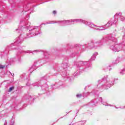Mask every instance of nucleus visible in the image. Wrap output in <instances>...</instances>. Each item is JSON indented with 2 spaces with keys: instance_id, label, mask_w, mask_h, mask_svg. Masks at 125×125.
<instances>
[{
  "instance_id": "obj_48",
  "label": "nucleus",
  "mask_w": 125,
  "mask_h": 125,
  "mask_svg": "<svg viewBox=\"0 0 125 125\" xmlns=\"http://www.w3.org/2000/svg\"><path fill=\"white\" fill-rule=\"evenodd\" d=\"M34 1H36V0H34Z\"/></svg>"
},
{
  "instance_id": "obj_8",
  "label": "nucleus",
  "mask_w": 125,
  "mask_h": 125,
  "mask_svg": "<svg viewBox=\"0 0 125 125\" xmlns=\"http://www.w3.org/2000/svg\"><path fill=\"white\" fill-rule=\"evenodd\" d=\"M75 65L77 68H81V66H86L87 67H91V62H75Z\"/></svg>"
},
{
  "instance_id": "obj_7",
  "label": "nucleus",
  "mask_w": 125,
  "mask_h": 125,
  "mask_svg": "<svg viewBox=\"0 0 125 125\" xmlns=\"http://www.w3.org/2000/svg\"><path fill=\"white\" fill-rule=\"evenodd\" d=\"M39 34H41L40 32V28L39 26H35L34 28L29 30V33L26 34V37H25V39L32 38L33 36H37Z\"/></svg>"
},
{
  "instance_id": "obj_24",
  "label": "nucleus",
  "mask_w": 125,
  "mask_h": 125,
  "mask_svg": "<svg viewBox=\"0 0 125 125\" xmlns=\"http://www.w3.org/2000/svg\"><path fill=\"white\" fill-rule=\"evenodd\" d=\"M104 29H100L99 28H95V30H97V31H103V30H106V27H105V26H104Z\"/></svg>"
},
{
  "instance_id": "obj_23",
  "label": "nucleus",
  "mask_w": 125,
  "mask_h": 125,
  "mask_svg": "<svg viewBox=\"0 0 125 125\" xmlns=\"http://www.w3.org/2000/svg\"><path fill=\"white\" fill-rule=\"evenodd\" d=\"M82 96L83 97V93L76 95V97H77V98H81V97H82Z\"/></svg>"
},
{
  "instance_id": "obj_18",
  "label": "nucleus",
  "mask_w": 125,
  "mask_h": 125,
  "mask_svg": "<svg viewBox=\"0 0 125 125\" xmlns=\"http://www.w3.org/2000/svg\"><path fill=\"white\" fill-rule=\"evenodd\" d=\"M80 75V70L78 69L76 71H75L74 74V77H78V76Z\"/></svg>"
},
{
  "instance_id": "obj_45",
  "label": "nucleus",
  "mask_w": 125,
  "mask_h": 125,
  "mask_svg": "<svg viewBox=\"0 0 125 125\" xmlns=\"http://www.w3.org/2000/svg\"><path fill=\"white\" fill-rule=\"evenodd\" d=\"M105 106H108V105H107V104H105Z\"/></svg>"
},
{
  "instance_id": "obj_54",
  "label": "nucleus",
  "mask_w": 125,
  "mask_h": 125,
  "mask_svg": "<svg viewBox=\"0 0 125 125\" xmlns=\"http://www.w3.org/2000/svg\"><path fill=\"white\" fill-rule=\"evenodd\" d=\"M55 88H57V87Z\"/></svg>"
},
{
  "instance_id": "obj_26",
  "label": "nucleus",
  "mask_w": 125,
  "mask_h": 125,
  "mask_svg": "<svg viewBox=\"0 0 125 125\" xmlns=\"http://www.w3.org/2000/svg\"><path fill=\"white\" fill-rule=\"evenodd\" d=\"M120 19L121 21H125V18L123 17L122 16H120Z\"/></svg>"
},
{
  "instance_id": "obj_41",
  "label": "nucleus",
  "mask_w": 125,
  "mask_h": 125,
  "mask_svg": "<svg viewBox=\"0 0 125 125\" xmlns=\"http://www.w3.org/2000/svg\"><path fill=\"white\" fill-rule=\"evenodd\" d=\"M32 9V12H34V10H33V9Z\"/></svg>"
},
{
  "instance_id": "obj_50",
  "label": "nucleus",
  "mask_w": 125,
  "mask_h": 125,
  "mask_svg": "<svg viewBox=\"0 0 125 125\" xmlns=\"http://www.w3.org/2000/svg\"><path fill=\"white\" fill-rule=\"evenodd\" d=\"M29 98H31V96H29Z\"/></svg>"
},
{
  "instance_id": "obj_32",
  "label": "nucleus",
  "mask_w": 125,
  "mask_h": 125,
  "mask_svg": "<svg viewBox=\"0 0 125 125\" xmlns=\"http://www.w3.org/2000/svg\"><path fill=\"white\" fill-rule=\"evenodd\" d=\"M5 67V65H0V69H3Z\"/></svg>"
},
{
  "instance_id": "obj_46",
  "label": "nucleus",
  "mask_w": 125,
  "mask_h": 125,
  "mask_svg": "<svg viewBox=\"0 0 125 125\" xmlns=\"http://www.w3.org/2000/svg\"><path fill=\"white\" fill-rule=\"evenodd\" d=\"M116 109H118V107H116Z\"/></svg>"
},
{
  "instance_id": "obj_49",
  "label": "nucleus",
  "mask_w": 125,
  "mask_h": 125,
  "mask_svg": "<svg viewBox=\"0 0 125 125\" xmlns=\"http://www.w3.org/2000/svg\"><path fill=\"white\" fill-rule=\"evenodd\" d=\"M6 53H8V52H7Z\"/></svg>"
},
{
  "instance_id": "obj_4",
  "label": "nucleus",
  "mask_w": 125,
  "mask_h": 125,
  "mask_svg": "<svg viewBox=\"0 0 125 125\" xmlns=\"http://www.w3.org/2000/svg\"><path fill=\"white\" fill-rule=\"evenodd\" d=\"M115 37H116V35L110 34L108 35L105 38H103L101 40L96 42V44L97 46V48H98V47L103 46V45H104V43L107 42V40H109V42H117V39L115 38Z\"/></svg>"
},
{
  "instance_id": "obj_53",
  "label": "nucleus",
  "mask_w": 125,
  "mask_h": 125,
  "mask_svg": "<svg viewBox=\"0 0 125 125\" xmlns=\"http://www.w3.org/2000/svg\"><path fill=\"white\" fill-rule=\"evenodd\" d=\"M68 47H69V45H68Z\"/></svg>"
},
{
  "instance_id": "obj_9",
  "label": "nucleus",
  "mask_w": 125,
  "mask_h": 125,
  "mask_svg": "<svg viewBox=\"0 0 125 125\" xmlns=\"http://www.w3.org/2000/svg\"><path fill=\"white\" fill-rule=\"evenodd\" d=\"M23 25L24 26H28L29 24L28 22L25 21V19L23 20H21L20 23V26H19L18 28L16 30L17 33H22V28H23Z\"/></svg>"
},
{
  "instance_id": "obj_19",
  "label": "nucleus",
  "mask_w": 125,
  "mask_h": 125,
  "mask_svg": "<svg viewBox=\"0 0 125 125\" xmlns=\"http://www.w3.org/2000/svg\"><path fill=\"white\" fill-rule=\"evenodd\" d=\"M83 97H87L88 95L90 94V93L87 92V93H83Z\"/></svg>"
},
{
  "instance_id": "obj_5",
  "label": "nucleus",
  "mask_w": 125,
  "mask_h": 125,
  "mask_svg": "<svg viewBox=\"0 0 125 125\" xmlns=\"http://www.w3.org/2000/svg\"><path fill=\"white\" fill-rule=\"evenodd\" d=\"M42 80H40V82L38 83H34L33 85H34V86H40V85H41L40 84H41V88L42 89V91H43L42 93H45L46 91H47L48 89V84H47V83H46L45 81L47 80V78L46 76H44L42 77Z\"/></svg>"
},
{
  "instance_id": "obj_42",
  "label": "nucleus",
  "mask_w": 125,
  "mask_h": 125,
  "mask_svg": "<svg viewBox=\"0 0 125 125\" xmlns=\"http://www.w3.org/2000/svg\"><path fill=\"white\" fill-rule=\"evenodd\" d=\"M78 113H79V111H78L76 113V115L77 114H78Z\"/></svg>"
},
{
  "instance_id": "obj_17",
  "label": "nucleus",
  "mask_w": 125,
  "mask_h": 125,
  "mask_svg": "<svg viewBox=\"0 0 125 125\" xmlns=\"http://www.w3.org/2000/svg\"><path fill=\"white\" fill-rule=\"evenodd\" d=\"M123 59H122L121 58L118 57L116 59L115 62H114V64H118V63H120L121 61H123Z\"/></svg>"
},
{
  "instance_id": "obj_43",
  "label": "nucleus",
  "mask_w": 125,
  "mask_h": 125,
  "mask_svg": "<svg viewBox=\"0 0 125 125\" xmlns=\"http://www.w3.org/2000/svg\"><path fill=\"white\" fill-rule=\"evenodd\" d=\"M124 108H125V106H124V107L122 108V109H124Z\"/></svg>"
},
{
  "instance_id": "obj_21",
  "label": "nucleus",
  "mask_w": 125,
  "mask_h": 125,
  "mask_svg": "<svg viewBox=\"0 0 125 125\" xmlns=\"http://www.w3.org/2000/svg\"><path fill=\"white\" fill-rule=\"evenodd\" d=\"M62 76L63 77V78H66L67 77V72H63L62 73Z\"/></svg>"
},
{
  "instance_id": "obj_33",
  "label": "nucleus",
  "mask_w": 125,
  "mask_h": 125,
  "mask_svg": "<svg viewBox=\"0 0 125 125\" xmlns=\"http://www.w3.org/2000/svg\"><path fill=\"white\" fill-rule=\"evenodd\" d=\"M14 125V121H13V120L12 119L11 121L10 125Z\"/></svg>"
},
{
  "instance_id": "obj_36",
  "label": "nucleus",
  "mask_w": 125,
  "mask_h": 125,
  "mask_svg": "<svg viewBox=\"0 0 125 125\" xmlns=\"http://www.w3.org/2000/svg\"><path fill=\"white\" fill-rule=\"evenodd\" d=\"M57 13V12L56 11H53V14H56Z\"/></svg>"
},
{
  "instance_id": "obj_40",
  "label": "nucleus",
  "mask_w": 125,
  "mask_h": 125,
  "mask_svg": "<svg viewBox=\"0 0 125 125\" xmlns=\"http://www.w3.org/2000/svg\"><path fill=\"white\" fill-rule=\"evenodd\" d=\"M26 17H27V18H29L30 17V16H29V15H27L26 16Z\"/></svg>"
},
{
  "instance_id": "obj_35",
  "label": "nucleus",
  "mask_w": 125,
  "mask_h": 125,
  "mask_svg": "<svg viewBox=\"0 0 125 125\" xmlns=\"http://www.w3.org/2000/svg\"><path fill=\"white\" fill-rule=\"evenodd\" d=\"M43 54H44V55L45 56V57H46V55H47V53L44 52L43 53Z\"/></svg>"
},
{
  "instance_id": "obj_27",
  "label": "nucleus",
  "mask_w": 125,
  "mask_h": 125,
  "mask_svg": "<svg viewBox=\"0 0 125 125\" xmlns=\"http://www.w3.org/2000/svg\"><path fill=\"white\" fill-rule=\"evenodd\" d=\"M24 8L26 9L25 11H28L30 9H27V8H29V7L28 6V5H24Z\"/></svg>"
},
{
  "instance_id": "obj_25",
  "label": "nucleus",
  "mask_w": 125,
  "mask_h": 125,
  "mask_svg": "<svg viewBox=\"0 0 125 125\" xmlns=\"http://www.w3.org/2000/svg\"><path fill=\"white\" fill-rule=\"evenodd\" d=\"M120 74H121V75H125V69H123L122 70H121L120 72Z\"/></svg>"
},
{
  "instance_id": "obj_15",
  "label": "nucleus",
  "mask_w": 125,
  "mask_h": 125,
  "mask_svg": "<svg viewBox=\"0 0 125 125\" xmlns=\"http://www.w3.org/2000/svg\"><path fill=\"white\" fill-rule=\"evenodd\" d=\"M97 55H98V53L97 52H95L90 59V61H93L94 60H95V58H96V56H97Z\"/></svg>"
},
{
  "instance_id": "obj_39",
  "label": "nucleus",
  "mask_w": 125,
  "mask_h": 125,
  "mask_svg": "<svg viewBox=\"0 0 125 125\" xmlns=\"http://www.w3.org/2000/svg\"><path fill=\"white\" fill-rule=\"evenodd\" d=\"M107 69H109V71H111V70H112V68H109V67H107Z\"/></svg>"
},
{
  "instance_id": "obj_44",
  "label": "nucleus",
  "mask_w": 125,
  "mask_h": 125,
  "mask_svg": "<svg viewBox=\"0 0 125 125\" xmlns=\"http://www.w3.org/2000/svg\"><path fill=\"white\" fill-rule=\"evenodd\" d=\"M111 67V65H109V67Z\"/></svg>"
},
{
  "instance_id": "obj_3",
  "label": "nucleus",
  "mask_w": 125,
  "mask_h": 125,
  "mask_svg": "<svg viewBox=\"0 0 125 125\" xmlns=\"http://www.w3.org/2000/svg\"><path fill=\"white\" fill-rule=\"evenodd\" d=\"M81 21H82L81 19H72L69 20L59 21H55L54 22H47L46 24H55V23H58L60 26H68L69 25H73V24H75V22L76 23H81Z\"/></svg>"
},
{
  "instance_id": "obj_10",
  "label": "nucleus",
  "mask_w": 125,
  "mask_h": 125,
  "mask_svg": "<svg viewBox=\"0 0 125 125\" xmlns=\"http://www.w3.org/2000/svg\"><path fill=\"white\" fill-rule=\"evenodd\" d=\"M118 22V19H115L114 20L113 19H110L107 23L104 25V27L105 29H108L109 27L112 26V25H115Z\"/></svg>"
},
{
  "instance_id": "obj_12",
  "label": "nucleus",
  "mask_w": 125,
  "mask_h": 125,
  "mask_svg": "<svg viewBox=\"0 0 125 125\" xmlns=\"http://www.w3.org/2000/svg\"><path fill=\"white\" fill-rule=\"evenodd\" d=\"M98 103V101L97 99H94L91 101L90 103H88V105L89 106H91L92 107H94V106H96Z\"/></svg>"
},
{
  "instance_id": "obj_11",
  "label": "nucleus",
  "mask_w": 125,
  "mask_h": 125,
  "mask_svg": "<svg viewBox=\"0 0 125 125\" xmlns=\"http://www.w3.org/2000/svg\"><path fill=\"white\" fill-rule=\"evenodd\" d=\"M81 21H81L80 23H83V24H85V25H87V26L90 27V28H93V27L96 26V25H95L93 23L91 22H89L83 20H81Z\"/></svg>"
},
{
  "instance_id": "obj_31",
  "label": "nucleus",
  "mask_w": 125,
  "mask_h": 125,
  "mask_svg": "<svg viewBox=\"0 0 125 125\" xmlns=\"http://www.w3.org/2000/svg\"><path fill=\"white\" fill-rule=\"evenodd\" d=\"M96 91H98V90H97V89H95V90H93L92 92V93H94V94H96Z\"/></svg>"
},
{
  "instance_id": "obj_34",
  "label": "nucleus",
  "mask_w": 125,
  "mask_h": 125,
  "mask_svg": "<svg viewBox=\"0 0 125 125\" xmlns=\"http://www.w3.org/2000/svg\"><path fill=\"white\" fill-rule=\"evenodd\" d=\"M102 97H100L99 98V101H100L101 102H102V104H103V102H102Z\"/></svg>"
},
{
  "instance_id": "obj_37",
  "label": "nucleus",
  "mask_w": 125,
  "mask_h": 125,
  "mask_svg": "<svg viewBox=\"0 0 125 125\" xmlns=\"http://www.w3.org/2000/svg\"><path fill=\"white\" fill-rule=\"evenodd\" d=\"M4 125H7V121L6 120L5 121V122L4 123Z\"/></svg>"
},
{
  "instance_id": "obj_2",
  "label": "nucleus",
  "mask_w": 125,
  "mask_h": 125,
  "mask_svg": "<svg viewBox=\"0 0 125 125\" xmlns=\"http://www.w3.org/2000/svg\"><path fill=\"white\" fill-rule=\"evenodd\" d=\"M108 76L106 75L101 80L98 81V87H101V88H104V89H108L110 88L112 85H114V83L111 82V83H110V80H107Z\"/></svg>"
},
{
  "instance_id": "obj_51",
  "label": "nucleus",
  "mask_w": 125,
  "mask_h": 125,
  "mask_svg": "<svg viewBox=\"0 0 125 125\" xmlns=\"http://www.w3.org/2000/svg\"><path fill=\"white\" fill-rule=\"evenodd\" d=\"M109 106H112V105H109Z\"/></svg>"
},
{
  "instance_id": "obj_14",
  "label": "nucleus",
  "mask_w": 125,
  "mask_h": 125,
  "mask_svg": "<svg viewBox=\"0 0 125 125\" xmlns=\"http://www.w3.org/2000/svg\"><path fill=\"white\" fill-rule=\"evenodd\" d=\"M85 124V121H80L74 124H71L69 125H83Z\"/></svg>"
},
{
  "instance_id": "obj_47",
  "label": "nucleus",
  "mask_w": 125,
  "mask_h": 125,
  "mask_svg": "<svg viewBox=\"0 0 125 125\" xmlns=\"http://www.w3.org/2000/svg\"><path fill=\"white\" fill-rule=\"evenodd\" d=\"M56 75H57V74H55V76H56Z\"/></svg>"
},
{
  "instance_id": "obj_29",
  "label": "nucleus",
  "mask_w": 125,
  "mask_h": 125,
  "mask_svg": "<svg viewBox=\"0 0 125 125\" xmlns=\"http://www.w3.org/2000/svg\"><path fill=\"white\" fill-rule=\"evenodd\" d=\"M21 78L22 79H25V78H26V73L22 74V75H21Z\"/></svg>"
},
{
  "instance_id": "obj_30",
  "label": "nucleus",
  "mask_w": 125,
  "mask_h": 125,
  "mask_svg": "<svg viewBox=\"0 0 125 125\" xmlns=\"http://www.w3.org/2000/svg\"><path fill=\"white\" fill-rule=\"evenodd\" d=\"M14 89V87H11L9 88V92H10V91H12V90H13Z\"/></svg>"
},
{
  "instance_id": "obj_13",
  "label": "nucleus",
  "mask_w": 125,
  "mask_h": 125,
  "mask_svg": "<svg viewBox=\"0 0 125 125\" xmlns=\"http://www.w3.org/2000/svg\"><path fill=\"white\" fill-rule=\"evenodd\" d=\"M36 69L37 67H36V66L35 65H33L29 68L28 71L30 74H32V73H33V72H34V71H35V70H36Z\"/></svg>"
},
{
  "instance_id": "obj_1",
  "label": "nucleus",
  "mask_w": 125,
  "mask_h": 125,
  "mask_svg": "<svg viewBox=\"0 0 125 125\" xmlns=\"http://www.w3.org/2000/svg\"><path fill=\"white\" fill-rule=\"evenodd\" d=\"M22 42L23 39H22L21 36H20L16 39L14 43L11 44L10 47H7L6 50L7 52H9L10 49H17L18 52L15 58H12L10 60L9 62L10 64H12V63L16 62L17 61L20 62L21 61V56H20L21 53H23V52L25 53H34V52H39L40 51V50H34L33 51H32L31 50H27L25 51L23 50L21 47H19V44L22 43Z\"/></svg>"
},
{
  "instance_id": "obj_52",
  "label": "nucleus",
  "mask_w": 125,
  "mask_h": 125,
  "mask_svg": "<svg viewBox=\"0 0 125 125\" xmlns=\"http://www.w3.org/2000/svg\"><path fill=\"white\" fill-rule=\"evenodd\" d=\"M69 112H68L67 114H69Z\"/></svg>"
},
{
  "instance_id": "obj_22",
  "label": "nucleus",
  "mask_w": 125,
  "mask_h": 125,
  "mask_svg": "<svg viewBox=\"0 0 125 125\" xmlns=\"http://www.w3.org/2000/svg\"><path fill=\"white\" fill-rule=\"evenodd\" d=\"M7 73L8 75H9L10 77H14V73H13V74L11 73L10 72V71H8Z\"/></svg>"
},
{
  "instance_id": "obj_6",
  "label": "nucleus",
  "mask_w": 125,
  "mask_h": 125,
  "mask_svg": "<svg viewBox=\"0 0 125 125\" xmlns=\"http://www.w3.org/2000/svg\"><path fill=\"white\" fill-rule=\"evenodd\" d=\"M76 47H79L81 49L84 48H88L89 49H92L95 48V49H97V46L96 45V42H95L94 40H91L88 42L87 45L85 44L84 45H82L80 44H76Z\"/></svg>"
},
{
  "instance_id": "obj_16",
  "label": "nucleus",
  "mask_w": 125,
  "mask_h": 125,
  "mask_svg": "<svg viewBox=\"0 0 125 125\" xmlns=\"http://www.w3.org/2000/svg\"><path fill=\"white\" fill-rule=\"evenodd\" d=\"M62 67L63 68V69H67L69 67V64L67 62H63L62 64Z\"/></svg>"
},
{
  "instance_id": "obj_28",
  "label": "nucleus",
  "mask_w": 125,
  "mask_h": 125,
  "mask_svg": "<svg viewBox=\"0 0 125 125\" xmlns=\"http://www.w3.org/2000/svg\"><path fill=\"white\" fill-rule=\"evenodd\" d=\"M57 84H58V85H61V84H60V83H59L58 84L57 83H55V84H52V88H54V87H53V86H55V85L56 86V85H57Z\"/></svg>"
},
{
  "instance_id": "obj_20",
  "label": "nucleus",
  "mask_w": 125,
  "mask_h": 125,
  "mask_svg": "<svg viewBox=\"0 0 125 125\" xmlns=\"http://www.w3.org/2000/svg\"><path fill=\"white\" fill-rule=\"evenodd\" d=\"M121 15H122V13H116V14L114 16V18L118 19L117 16H121Z\"/></svg>"
},
{
  "instance_id": "obj_38",
  "label": "nucleus",
  "mask_w": 125,
  "mask_h": 125,
  "mask_svg": "<svg viewBox=\"0 0 125 125\" xmlns=\"http://www.w3.org/2000/svg\"><path fill=\"white\" fill-rule=\"evenodd\" d=\"M89 86H90V85H88L85 87V88H87V87H89Z\"/></svg>"
}]
</instances>
